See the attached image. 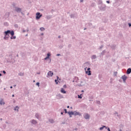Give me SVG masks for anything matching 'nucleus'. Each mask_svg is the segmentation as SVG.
<instances>
[{"label": "nucleus", "instance_id": "nucleus-10", "mask_svg": "<svg viewBox=\"0 0 131 131\" xmlns=\"http://www.w3.org/2000/svg\"><path fill=\"white\" fill-rule=\"evenodd\" d=\"M69 115H70V117H72L71 115H74V112H68Z\"/></svg>", "mask_w": 131, "mask_h": 131}, {"label": "nucleus", "instance_id": "nucleus-31", "mask_svg": "<svg viewBox=\"0 0 131 131\" xmlns=\"http://www.w3.org/2000/svg\"><path fill=\"white\" fill-rule=\"evenodd\" d=\"M56 56H60V54H57L56 55Z\"/></svg>", "mask_w": 131, "mask_h": 131}, {"label": "nucleus", "instance_id": "nucleus-4", "mask_svg": "<svg viewBox=\"0 0 131 131\" xmlns=\"http://www.w3.org/2000/svg\"><path fill=\"white\" fill-rule=\"evenodd\" d=\"M54 75V73L52 72V71H49L48 73V77H52Z\"/></svg>", "mask_w": 131, "mask_h": 131}, {"label": "nucleus", "instance_id": "nucleus-17", "mask_svg": "<svg viewBox=\"0 0 131 131\" xmlns=\"http://www.w3.org/2000/svg\"><path fill=\"white\" fill-rule=\"evenodd\" d=\"M97 57L96 56V55H93L92 57V59H96Z\"/></svg>", "mask_w": 131, "mask_h": 131}, {"label": "nucleus", "instance_id": "nucleus-36", "mask_svg": "<svg viewBox=\"0 0 131 131\" xmlns=\"http://www.w3.org/2000/svg\"><path fill=\"white\" fill-rule=\"evenodd\" d=\"M61 115H63V113L61 112Z\"/></svg>", "mask_w": 131, "mask_h": 131}, {"label": "nucleus", "instance_id": "nucleus-32", "mask_svg": "<svg viewBox=\"0 0 131 131\" xmlns=\"http://www.w3.org/2000/svg\"><path fill=\"white\" fill-rule=\"evenodd\" d=\"M107 130L111 131V130H110V128H107Z\"/></svg>", "mask_w": 131, "mask_h": 131}, {"label": "nucleus", "instance_id": "nucleus-11", "mask_svg": "<svg viewBox=\"0 0 131 131\" xmlns=\"http://www.w3.org/2000/svg\"><path fill=\"white\" fill-rule=\"evenodd\" d=\"M130 72H131V69L130 68L128 69L127 70V74H130Z\"/></svg>", "mask_w": 131, "mask_h": 131}, {"label": "nucleus", "instance_id": "nucleus-3", "mask_svg": "<svg viewBox=\"0 0 131 131\" xmlns=\"http://www.w3.org/2000/svg\"><path fill=\"white\" fill-rule=\"evenodd\" d=\"M85 73L86 74H87V75H92V74L91 73V68H88L87 69L86 71V68H85Z\"/></svg>", "mask_w": 131, "mask_h": 131}, {"label": "nucleus", "instance_id": "nucleus-28", "mask_svg": "<svg viewBox=\"0 0 131 131\" xmlns=\"http://www.w3.org/2000/svg\"><path fill=\"white\" fill-rule=\"evenodd\" d=\"M128 25H129V27H130V26H131V23H129V24H128Z\"/></svg>", "mask_w": 131, "mask_h": 131}, {"label": "nucleus", "instance_id": "nucleus-30", "mask_svg": "<svg viewBox=\"0 0 131 131\" xmlns=\"http://www.w3.org/2000/svg\"><path fill=\"white\" fill-rule=\"evenodd\" d=\"M106 3H107V4H110V2L109 1H106Z\"/></svg>", "mask_w": 131, "mask_h": 131}, {"label": "nucleus", "instance_id": "nucleus-13", "mask_svg": "<svg viewBox=\"0 0 131 131\" xmlns=\"http://www.w3.org/2000/svg\"><path fill=\"white\" fill-rule=\"evenodd\" d=\"M32 123L33 124H36V123H37V122H36V121H35L34 120H32Z\"/></svg>", "mask_w": 131, "mask_h": 131}, {"label": "nucleus", "instance_id": "nucleus-26", "mask_svg": "<svg viewBox=\"0 0 131 131\" xmlns=\"http://www.w3.org/2000/svg\"><path fill=\"white\" fill-rule=\"evenodd\" d=\"M64 111H65V113H67V110L64 109Z\"/></svg>", "mask_w": 131, "mask_h": 131}, {"label": "nucleus", "instance_id": "nucleus-38", "mask_svg": "<svg viewBox=\"0 0 131 131\" xmlns=\"http://www.w3.org/2000/svg\"><path fill=\"white\" fill-rule=\"evenodd\" d=\"M57 79H59V77L57 76Z\"/></svg>", "mask_w": 131, "mask_h": 131}, {"label": "nucleus", "instance_id": "nucleus-20", "mask_svg": "<svg viewBox=\"0 0 131 131\" xmlns=\"http://www.w3.org/2000/svg\"><path fill=\"white\" fill-rule=\"evenodd\" d=\"M78 98L79 99H82V97L80 96V95H78Z\"/></svg>", "mask_w": 131, "mask_h": 131}, {"label": "nucleus", "instance_id": "nucleus-23", "mask_svg": "<svg viewBox=\"0 0 131 131\" xmlns=\"http://www.w3.org/2000/svg\"><path fill=\"white\" fill-rule=\"evenodd\" d=\"M55 82H56V84H58V80H55Z\"/></svg>", "mask_w": 131, "mask_h": 131}, {"label": "nucleus", "instance_id": "nucleus-6", "mask_svg": "<svg viewBox=\"0 0 131 131\" xmlns=\"http://www.w3.org/2000/svg\"><path fill=\"white\" fill-rule=\"evenodd\" d=\"M85 119H89L90 118V115L88 114H85L84 115Z\"/></svg>", "mask_w": 131, "mask_h": 131}, {"label": "nucleus", "instance_id": "nucleus-5", "mask_svg": "<svg viewBox=\"0 0 131 131\" xmlns=\"http://www.w3.org/2000/svg\"><path fill=\"white\" fill-rule=\"evenodd\" d=\"M74 115H75V116H76V115H79V116H81V114H80V113L79 112L75 111L74 112Z\"/></svg>", "mask_w": 131, "mask_h": 131}, {"label": "nucleus", "instance_id": "nucleus-39", "mask_svg": "<svg viewBox=\"0 0 131 131\" xmlns=\"http://www.w3.org/2000/svg\"><path fill=\"white\" fill-rule=\"evenodd\" d=\"M69 107H70L69 106H67V108H69Z\"/></svg>", "mask_w": 131, "mask_h": 131}, {"label": "nucleus", "instance_id": "nucleus-7", "mask_svg": "<svg viewBox=\"0 0 131 131\" xmlns=\"http://www.w3.org/2000/svg\"><path fill=\"white\" fill-rule=\"evenodd\" d=\"M15 11H16L17 12V13H20V12H21V8L16 7L15 8Z\"/></svg>", "mask_w": 131, "mask_h": 131}, {"label": "nucleus", "instance_id": "nucleus-18", "mask_svg": "<svg viewBox=\"0 0 131 131\" xmlns=\"http://www.w3.org/2000/svg\"><path fill=\"white\" fill-rule=\"evenodd\" d=\"M50 56H51V54L50 53H48L47 57H48V58H50Z\"/></svg>", "mask_w": 131, "mask_h": 131}, {"label": "nucleus", "instance_id": "nucleus-15", "mask_svg": "<svg viewBox=\"0 0 131 131\" xmlns=\"http://www.w3.org/2000/svg\"><path fill=\"white\" fill-rule=\"evenodd\" d=\"M45 30H46V29H45V28H43V27L40 28V30H41V31H43Z\"/></svg>", "mask_w": 131, "mask_h": 131}, {"label": "nucleus", "instance_id": "nucleus-24", "mask_svg": "<svg viewBox=\"0 0 131 131\" xmlns=\"http://www.w3.org/2000/svg\"><path fill=\"white\" fill-rule=\"evenodd\" d=\"M63 88H64V89H66V88H67V86H66V85H63Z\"/></svg>", "mask_w": 131, "mask_h": 131}, {"label": "nucleus", "instance_id": "nucleus-34", "mask_svg": "<svg viewBox=\"0 0 131 131\" xmlns=\"http://www.w3.org/2000/svg\"><path fill=\"white\" fill-rule=\"evenodd\" d=\"M10 89H13V86H10Z\"/></svg>", "mask_w": 131, "mask_h": 131}, {"label": "nucleus", "instance_id": "nucleus-41", "mask_svg": "<svg viewBox=\"0 0 131 131\" xmlns=\"http://www.w3.org/2000/svg\"><path fill=\"white\" fill-rule=\"evenodd\" d=\"M33 82H35V80H34V81H33Z\"/></svg>", "mask_w": 131, "mask_h": 131}, {"label": "nucleus", "instance_id": "nucleus-8", "mask_svg": "<svg viewBox=\"0 0 131 131\" xmlns=\"http://www.w3.org/2000/svg\"><path fill=\"white\" fill-rule=\"evenodd\" d=\"M122 79H123L124 82H125V81L126 80V78H126V76H125V75L123 76L122 77Z\"/></svg>", "mask_w": 131, "mask_h": 131}, {"label": "nucleus", "instance_id": "nucleus-16", "mask_svg": "<svg viewBox=\"0 0 131 131\" xmlns=\"http://www.w3.org/2000/svg\"><path fill=\"white\" fill-rule=\"evenodd\" d=\"M18 109H19V107L16 106V107L14 108V110H15V111H16V110H17V111H18Z\"/></svg>", "mask_w": 131, "mask_h": 131}, {"label": "nucleus", "instance_id": "nucleus-42", "mask_svg": "<svg viewBox=\"0 0 131 131\" xmlns=\"http://www.w3.org/2000/svg\"><path fill=\"white\" fill-rule=\"evenodd\" d=\"M82 92H83V91H82Z\"/></svg>", "mask_w": 131, "mask_h": 131}, {"label": "nucleus", "instance_id": "nucleus-27", "mask_svg": "<svg viewBox=\"0 0 131 131\" xmlns=\"http://www.w3.org/2000/svg\"><path fill=\"white\" fill-rule=\"evenodd\" d=\"M83 1H84V0H80V3H82V2H83Z\"/></svg>", "mask_w": 131, "mask_h": 131}, {"label": "nucleus", "instance_id": "nucleus-35", "mask_svg": "<svg viewBox=\"0 0 131 131\" xmlns=\"http://www.w3.org/2000/svg\"><path fill=\"white\" fill-rule=\"evenodd\" d=\"M12 97H15V95H12Z\"/></svg>", "mask_w": 131, "mask_h": 131}, {"label": "nucleus", "instance_id": "nucleus-22", "mask_svg": "<svg viewBox=\"0 0 131 131\" xmlns=\"http://www.w3.org/2000/svg\"><path fill=\"white\" fill-rule=\"evenodd\" d=\"M36 84V85H38V86H39V82H37Z\"/></svg>", "mask_w": 131, "mask_h": 131}, {"label": "nucleus", "instance_id": "nucleus-33", "mask_svg": "<svg viewBox=\"0 0 131 131\" xmlns=\"http://www.w3.org/2000/svg\"><path fill=\"white\" fill-rule=\"evenodd\" d=\"M58 38H61V36H58Z\"/></svg>", "mask_w": 131, "mask_h": 131}, {"label": "nucleus", "instance_id": "nucleus-40", "mask_svg": "<svg viewBox=\"0 0 131 131\" xmlns=\"http://www.w3.org/2000/svg\"><path fill=\"white\" fill-rule=\"evenodd\" d=\"M0 76H2V74H0Z\"/></svg>", "mask_w": 131, "mask_h": 131}, {"label": "nucleus", "instance_id": "nucleus-9", "mask_svg": "<svg viewBox=\"0 0 131 131\" xmlns=\"http://www.w3.org/2000/svg\"><path fill=\"white\" fill-rule=\"evenodd\" d=\"M60 92L62 93V94H66V91H65L63 88L61 89Z\"/></svg>", "mask_w": 131, "mask_h": 131}, {"label": "nucleus", "instance_id": "nucleus-25", "mask_svg": "<svg viewBox=\"0 0 131 131\" xmlns=\"http://www.w3.org/2000/svg\"><path fill=\"white\" fill-rule=\"evenodd\" d=\"M47 59H49V57H47L45 58V60H47Z\"/></svg>", "mask_w": 131, "mask_h": 131}, {"label": "nucleus", "instance_id": "nucleus-19", "mask_svg": "<svg viewBox=\"0 0 131 131\" xmlns=\"http://www.w3.org/2000/svg\"><path fill=\"white\" fill-rule=\"evenodd\" d=\"M19 75H20V76H23V75H24V73H19Z\"/></svg>", "mask_w": 131, "mask_h": 131}, {"label": "nucleus", "instance_id": "nucleus-37", "mask_svg": "<svg viewBox=\"0 0 131 131\" xmlns=\"http://www.w3.org/2000/svg\"><path fill=\"white\" fill-rule=\"evenodd\" d=\"M41 35H43V33L41 34Z\"/></svg>", "mask_w": 131, "mask_h": 131}, {"label": "nucleus", "instance_id": "nucleus-2", "mask_svg": "<svg viewBox=\"0 0 131 131\" xmlns=\"http://www.w3.org/2000/svg\"><path fill=\"white\" fill-rule=\"evenodd\" d=\"M42 17V14H40V12H37L36 13V19L37 20H38L39 19H40V18Z\"/></svg>", "mask_w": 131, "mask_h": 131}, {"label": "nucleus", "instance_id": "nucleus-21", "mask_svg": "<svg viewBox=\"0 0 131 131\" xmlns=\"http://www.w3.org/2000/svg\"><path fill=\"white\" fill-rule=\"evenodd\" d=\"M35 116H36V118H39V116H38V114H36Z\"/></svg>", "mask_w": 131, "mask_h": 131}, {"label": "nucleus", "instance_id": "nucleus-1", "mask_svg": "<svg viewBox=\"0 0 131 131\" xmlns=\"http://www.w3.org/2000/svg\"><path fill=\"white\" fill-rule=\"evenodd\" d=\"M4 33H5L4 39L9 38L10 37V36L9 35V34H11V35L12 36V37H10L11 39H15L16 38L15 36H14V34H15V33H14V31H11L10 30H8L7 31H5Z\"/></svg>", "mask_w": 131, "mask_h": 131}, {"label": "nucleus", "instance_id": "nucleus-12", "mask_svg": "<svg viewBox=\"0 0 131 131\" xmlns=\"http://www.w3.org/2000/svg\"><path fill=\"white\" fill-rule=\"evenodd\" d=\"M0 105H5V102H4V100L2 99L0 101Z\"/></svg>", "mask_w": 131, "mask_h": 131}, {"label": "nucleus", "instance_id": "nucleus-14", "mask_svg": "<svg viewBox=\"0 0 131 131\" xmlns=\"http://www.w3.org/2000/svg\"><path fill=\"white\" fill-rule=\"evenodd\" d=\"M104 127H105V128H107V127H106V126H103V127H101L100 128V130H102V129H104Z\"/></svg>", "mask_w": 131, "mask_h": 131}, {"label": "nucleus", "instance_id": "nucleus-29", "mask_svg": "<svg viewBox=\"0 0 131 131\" xmlns=\"http://www.w3.org/2000/svg\"><path fill=\"white\" fill-rule=\"evenodd\" d=\"M3 73H4V74H6V71H3Z\"/></svg>", "mask_w": 131, "mask_h": 131}]
</instances>
